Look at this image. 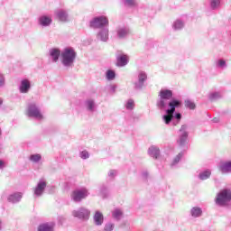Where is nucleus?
Wrapping results in <instances>:
<instances>
[{
  "instance_id": "obj_1",
  "label": "nucleus",
  "mask_w": 231,
  "mask_h": 231,
  "mask_svg": "<svg viewBox=\"0 0 231 231\" xmlns=\"http://www.w3.org/2000/svg\"><path fill=\"white\" fill-rule=\"evenodd\" d=\"M172 90L162 88L158 94L156 106L161 111H165L162 120L166 125H179L181 122V113L176 112L178 107H181V101L173 98Z\"/></svg>"
},
{
  "instance_id": "obj_2",
  "label": "nucleus",
  "mask_w": 231,
  "mask_h": 231,
  "mask_svg": "<svg viewBox=\"0 0 231 231\" xmlns=\"http://www.w3.org/2000/svg\"><path fill=\"white\" fill-rule=\"evenodd\" d=\"M77 60V51L73 47H66L60 54V62L63 68H73Z\"/></svg>"
},
{
  "instance_id": "obj_3",
  "label": "nucleus",
  "mask_w": 231,
  "mask_h": 231,
  "mask_svg": "<svg viewBox=\"0 0 231 231\" xmlns=\"http://www.w3.org/2000/svg\"><path fill=\"white\" fill-rule=\"evenodd\" d=\"M217 207H230L231 205V189L224 188L217 194L215 199Z\"/></svg>"
},
{
  "instance_id": "obj_4",
  "label": "nucleus",
  "mask_w": 231,
  "mask_h": 231,
  "mask_svg": "<svg viewBox=\"0 0 231 231\" xmlns=\"http://www.w3.org/2000/svg\"><path fill=\"white\" fill-rule=\"evenodd\" d=\"M89 27L92 30H101L109 27V19L106 15L95 16L89 21Z\"/></svg>"
},
{
  "instance_id": "obj_5",
  "label": "nucleus",
  "mask_w": 231,
  "mask_h": 231,
  "mask_svg": "<svg viewBox=\"0 0 231 231\" xmlns=\"http://www.w3.org/2000/svg\"><path fill=\"white\" fill-rule=\"evenodd\" d=\"M27 116L29 118H35V120H42L44 116L41 113V108L35 103H31L27 108Z\"/></svg>"
},
{
  "instance_id": "obj_6",
  "label": "nucleus",
  "mask_w": 231,
  "mask_h": 231,
  "mask_svg": "<svg viewBox=\"0 0 231 231\" xmlns=\"http://www.w3.org/2000/svg\"><path fill=\"white\" fill-rule=\"evenodd\" d=\"M147 82V72L139 70L137 73V80L134 83V89L135 91H142L145 88Z\"/></svg>"
},
{
  "instance_id": "obj_7",
  "label": "nucleus",
  "mask_w": 231,
  "mask_h": 231,
  "mask_svg": "<svg viewBox=\"0 0 231 231\" xmlns=\"http://www.w3.org/2000/svg\"><path fill=\"white\" fill-rule=\"evenodd\" d=\"M89 196V191L86 188H81L72 191L70 198L75 203H80L82 199H86Z\"/></svg>"
},
{
  "instance_id": "obj_8",
  "label": "nucleus",
  "mask_w": 231,
  "mask_h": 231,
  "mask_svg": "<svg viewBox=\"0 0 231 231\" xmlns=\"http://www.w3.org/2000/svg\"><path fill=\"white\" fill-rule=\"evenodd\" d=\"M72 216L74 217H78V219H81V221H88V219H89V216H91V211L82 207L76 210H73Z\"/></svg>"
},
{
  "instance_id": "obj_9",
  "label": "nucleus",
  "mask_w": 231,
  "mask_h": 231,
  "mask_svg": "<svg viewBox=\"0 0 231 231\" xmlns=\"http://www.w3.org/2000/svg\"><path fill=\"white\" fill-rule=\"evenodd\" d=\"M187 129H189V125H182L179 130L178 143L180 147H184L187 143V140L189 138V132H187Z\"/></svg>"
},
{
  "instance_id": "obj_10",
  "label": "nucleus",
  "mask_w": 231,
  "mask_h": 231,
  "mask_svg": "<svg viewBox=\"0 0 231 231\" xmlns=\"http://www.w3.org/2000/svg\"><path fill=\"white\" fill-rule=\"evenodd\" d=\"M47 185L46 180H40L36 187L32 189L33 198H42V194H44V190H46Z\"/></svg>"
},
{
  "instance_id": "obj_11",
  "label": "nucleus",
  "mask_w": 231,
  "mask_h": 231,
  "mask_svg": "<svg viewBox=\"0 0 231 231\" xmlns=\"http://www.w3.org/2000/svg\"><path fill=\"white\" fill-rule=\"evenodd\" d=\"M218 171L221 174H231V160L220 161Z\"/></svg>"
},
{
  "instance_id": "obj_12",
  "label": "nucleus",
  "mask_w": 231,
  "mask_h": 231,
  "mask_svg": "<svg viewBox=\"0 0 231 231\" xmlns=\"http://www.w3.org/2000/svg\"><path fill=\"white\" fill-rule=\"evenodd\" d=\"M97 39L101 41V42H107L109 41V27L99 29L97 33Z\"/></svg>"
},
{
  "instance_id": "obj_13",
  "label": "nucleus",
  "mask_w": 231,
  "mask_h": 231,
  "mask_svg": "<svg viewBox=\"0 0 231 231\" xmlns=\"http://www.w3.org/2000/svg\"><path fill=\"white\" fill-rule=\"evenodd\" d=\"M51 23H53L51 16L43 14L38 18V24L42 26V28H48V26H51Z\"/></svg>"
},
{
  "instance_id": "obj_14",
  "label": "nucleus",
  "mask_w": 231,
  "mask_h": 231,
  "mask_svg": "<svg viewBox=\"0 0 231 231\" xmlns=\"http://www.w3.org/2000/svg\"><path fill=\"white\" fill-rule=\"evenodd\" d=\"M55 15L61 23H68L69 19V14L66 11V9H58L55 12Z\"/></svg>"
},
{
  "instance_id": "obj_15",
  "label": "nucleus",
  "mask_w": 231,
  "mask_h": 231,
  "mask_svg": "<svg viewBox=\"0 0 231 231\" xmlns=\"http://www.w3.org/2000/svg\"><path fill=\"white\" fill-rule=\"evenodd\" d=\"M61 53L59 48H51L49 50V56L52 62H59Z\"/></svg>"
},
{
  "instance_id": "obj_16",
  "label": "nucleus",
  "mask_w": 231,
  "mask_h": 231,
  "mask_svg": "<svg viewBox=\"0 0 231 231\" xmlns=\"http://www.w3.org/2000/svg\"><path fill=\"white\" fill-rule=\"evenodd\" d=\"M131 33L129 27L121 26L116 29L117 39H125Z\"/></svg>"
},
{
  "instance_id": "obj_17",
  "label": "nucleus",
  "mask_w": 231,
  "mask_h": 231,
  "mask_svg": "<svg viewBox=\"0 0 231 231\" xmlns=\"http://www.w3.org/2000/svg\"><path fill=\"white\" fill-rule=\"evenodd\" d=\"M37 231H55L54 222H45L38 226Z\"/></svg>"
},
{
  "instance_id": "obj_18",
  "label": "nucleus",
  "mask_w": 231,
  "mask_h": 231,
  "mask_svg": "<svg viewBox=\"0 0 231 231\" xmlns=\"http://www.w3.org/2000/svg\"><path fill=\"white\" fill-rule=\"evenodd\" d=\"M32 89V83L28 79H23L19 86L20 93L26 94Z\"/></svg>"
},
{
  "instance_id": "obj_19",
  "label": "nucleus",
  "mask_w": 231,
  "mask_h": 231,
  "mask_svg": "<svg viewBox=\"0 0 231 231\" xmlns=\"http://www.w3.org/2000/svg\"><path fill=\"white\" fill-rule=\"evenodd\" d=\"M21 199H23L22 192H14V193L10 194L7 197V201L9 203H13V204L19 203L21 201Z\"/></svg>"
},
{
  "instance_id": "obj_20",
  "label": "nucleus",
  "mask_w": 231,
  "mask_h": 231,
  "mask_svg": "<svg viewBox=\"0 0 231 231\" xmlns=\"http://www.w3.org/2000/svg\"><path fill=\"white\" fill-rule=\"evenodd\" d=\"M84 106L88 113H95L97 111V103L93 99H87Z\"/></svg>"
},
{
  "instance_id": "obj_21",
  "label": "nucleus",
  "mask_w": 231,
  "mask_h": 231,
  "mask_svg": "<svg viewBox=\"0 0 231 231\" xmlns=\"http://www.w3.org/2000/svg\"><path fill=\"white\" fill-rule=\"evenodd\" d=\"M93 219L96 226H102L104 224V215L100 211H96Z\"/></svg>"
},
{
  "instance_id": "obj_22",
  "label": "nucleus",
  "mask_w": 231,
  "mask_h": 231,
  "mask_svg": "<svg viewBox=\"0 0 231 231\" xmlns=\"http://www.w3.org/2000/svg\"><path fill=\"white\" fill-rule=\"evenodd\" d=\"M185 153L183 152H180L178 153V155H176L173 160L171 161L170 167L171 169H176L178 167V164L180 163V162H181V158H183V155Z\"/></svg>"
},
{
  "instance_id": "obj_23",
  "label": "nucleus",
  "mask_w": 231,
  "mask_h": 231,
  "mask_svg": "<svg viewBox=\"0 0 231 231\" xmlns=\"http://www.w3.org/2000/svg\"><path fill=\"white\" fill-rule=\"evenodd\" d=\"M212 176V171L210 169L204 170L199 173V180L201 181H205L206 180H208Z\"/></svg>"
},
{
  "instance_id": "obj_24",
  "label": "nucleus",
  "mask_w": 231,
  "mask_h": 231,
  "mask_svg": "<svg viewBox=\"0 0 231 231\" xmlns=\"http://www.w3.org/2000/svg\"><path fill=\"white\" fill-rule=\"evenodd\" d=\"M148 154L152 158H154L155 160H158V158L160 157V148L156 147V146H151L148 149Z\"/></svg>"
},
{
  "instance_id": "obj_25",
  "label": "nucleus",
  "mask_w": 231,
  "mask_h": 231,
  "mask_svg": "<svg viewBox=\"0 0 231 231\" xmlns=\"http://www.w3.org/2000/svg\"><path fill=\"white\" fill-rule=\"evenodd\" d=\"M190 216L192 217H201L203 216V209L199 207H193L190 209Z\"/></svg>"
},
{
  "instance_id": "obj_26",
  "label": "nucleus",
  "mask_w": 231,
  "mask_h": 231,
  "mask_svg": "<svg viewBox=\"0 0 231 231\" xmlns=\"http://www.w3.org/2000/svg\"><path fill=\"white\" fill-rule=\"evenodd\" d=\"M128 63H129V60H127L126 55H121L117 57V66H119L120 68H124V66H127Z\"/></svg>"
},
{
  "instance_id": "obj_27",
  "label": "nucleus",
  "mask_w": 231,
  "mask_h": 231,
  "mask_svg": "<svg viewBox=\"0 0 231 231\" xmlns=\"http://www.w3.org/2000/svg\"><path fill=\"white\" fill-rule=\"evenodd\" d=\"M112 217L116 219V221H120V219L124 217V212L122 209L116 208L112 211Z\"/></svg>"
},
{
  "instance_id": "obj_28",
  "label": "nucleus",
  "mask_w": 231,
  "mask_h": 231,
  "mask_svg": "<svg viewBox=\"0 0 231 231\" xmlns=\"http://www.w3.org/2000/svg\"><path fill=\"white\" fill-rule=\"evenodd\" d=\"M184 27H185V23H183V21L181 20H176L172 25V28L175 31L183 30Z\"/></svg>"
},
{
  "instance_id": "obj_29",
  "label": "nucleus",
  "mask_w": 231,
  "mask_h": 231,
  "mask_svg": "<svg viewBox=\"0 0 231 231\" xmlns=\"http://www.w3.org/2000/svg\"><path fill=\"white\" fill-rule=\"evenodd\" d=\"M29 160L32 162V163H39V162L42 160V156L40 153L31 154Z\"/></svg>"
},
{
  "instance_id": "obj_30",
  "label": "nucleus",
  "mask_w": 231,
  "mask_h": 231,
  "mask_svg": "<svg viewBox=\"0 0 231 231\" xmlns=\"http://www.w3.org/2000/svg\"><path fill=\"white\" fill-rule=\"evenodd\" d=\"M99 194L102 196V198H107V196H109V188H107L106 185L100 186Z\"/></svg>"
},
{
  "instance_id": "obj_31",
  "label": "nucleus",
  "mask_w": 231,
  "mask_h": 231,
  "mask_svg": "<svg viewBox=\"0 0 231 231\" xmlns=\"http://www.w3.org/2000/svg\"><path fill=\"white\" fill-rule=\"evenodd\" d=\"M216 68L219 69H225L226 68V61L223 59L217 60L215 61Z\"/></svg>"
},
{
  "instance_id": "obj_32",
  "label": "nucleus",
  "mask_w": 231,
  "mask_h": 231,
  "mask_svg": "<svg viewBox=\"0 0 231 231\" xmlns=\"http://www.w3.org/2000/svg\"><path fill=\"white\" fill-rule=\"evenodd\" d=\"M106 80H115L116 79V73L113 69H108L106 72Z\"/></svg>"
},
{
  "instance_id": "obj_33",
  "label": "nucleus",
  "mask_w": 231,
  "mask_h": 231,
  "mask_svg": "<svg viewBox=\"0 0 231 231\" xmlns=\"http://www.w3.org/2000/svg\"><path fill=\"white\" fill-rule=\"evenodd\" d=\"M125 107L127 111H133L134 109V100L128 99L125 104Z\"/></svg>"
},
{
  "instance_id": "obj_34",
  "label": "nucleus",
  "mask_w": 231,
  "mask_h": 231,
  "mask_svg": "<svg viewBox=\"0 0 231 231\" xmlns=\"http://www.w3.org/2000/svg\"><path fill=\"white\" fill-rule=\"evenodd\" d=\"M209 100L214 102V100H219L221 98V93L219 92H212L208 95Z\"/></svg>"
},
{
  "instance_id": "obj_35",
  "label": "nucleus",
  "mask_w": 231,
  "mask_h": 231,
  "mask_svg": "<svg viewBox=\"0 0 231 231\" xmlns=\"http://www.w3.org/2000/svg\"><path fill=\"white\" fill-rule=\"evenodd\" d=\"M220 5H221V0H211L210 8L211 10H217Z\"/></svg>"
},
{
  "instance_id": "obj_36",
  "label": "nucleus",
  "mask_w": 231,
  "mask_h": 231,
  "mask_svg": "<svg viewBox=\"0 0 231 231\" xmlns=\"http://www.w3.org/2000/svg\"><path fill=\"white\" fill-rule=\"evenodd\" d=\"M184 104L185 107H188V109H196V104L192 100L187 99Z\"/></svg>"
},
{
  "instance_id": "obj_37",
  "label": "nucleus",
  "mask_w": 231,
  "mask_h": 231,
  "mask_svg": "<svg viewBox=\"0 0 231 231\" xmlns=\"http://www.w3.org/2000/svg\"><path fill=\"white\" fill-rule=\"evenodd\" d=\"M104 230L105 231H113V230H115V223H113V222L106 223L105 226H104Z\"/></svg>"
},
{
  "instance_id": "obj_38",
  "label": "nucleus",
  "mask_w": 231,
  "mask_h": 231,
  "mask_svg": "<svg viewBox=\"0 0 231 231\" xmlns=\"http://www.w3.org/2000/svg\"><path fill=\"white\" fill-rule=\"evenodd\" d=\"M5 86H6V78L5 74L0 72V88H5Z\"/></svg>"
},
{
  "instance_id": "obj_39",
  "label": "nucleus",
  "mask_w": 231,
  "mask_h": 231,
  "mask_svg": "<svg viewBox=\"0 0 231 231\" xmlns=\"http://www.w3.org/2000/svg\"><path fill=\"white\" fill-rule=\"evenodd\" d=\"M116 174H118V171H116V170H110L107 173V176L109 180H115V178H116Z\"/></svg>"
},
{
  "instance_id": "obj_40",
  "label": "nucleus",
  "mask_w": 231,
  "mask_h": 231,
  "mask_svg": "<svg viewBox=\"0 0 231 231\" xmlns=\"http://www.w3.org/2000/svg\"><path fill=\"white\" fill-rule=\"evenodd\" d=\"M125 6H136V0H125L124 1Z\"/></svg>"
},
{
  "instance_id": "obj_41",
  "label": "nucleus",
  "mask_w": 231,
  "mask_h": 231,
  "mask_svg": "<svg viewBox=\"0 0 231 231\" xmlns=\"http://www.w3.org/2000/svg\"><path fill=\"white\" fill-rule=\"evenodd\" d=\"M79 156L82 160H88V158H89V152L88 151H82Z\"/></svg>"
},
{
  "instance_id": "obj_42",
  "label": "nucleus",
  "mask_w": 231,
  "mask_h": 231,
  "mask_svg": "<svg viewBox=\"0 0 231 231\" xmlns=\"http://www.w3.org/2000/svg\"><path fill=\"white\" fill-rule=\"evenodd\" d=\"M141 178L142 180H143L144 181H147L148 178H149V171H143L141 173Z\"/></svg>"
},
{
  "instance_id": "obj_43",
  "label": "nucleus",
  "mask_w": 231,
  "mask_h": 231,
  "mask_svg": "<svg viewBox=\"0 0 231 231\" xmlns=\"http://www.w3.org/2000/svg\"><path fill=\"white\" fill-rule=\"evenodd\" d=\"M110 90L112 91V93H116V85H111Z\"/></svg>"
},
{
  "instance_id": "obj_44",
  "label": "nucleus",
  "mask_w": 231,
  "mask_h": 231,
  "mask_svg": "<svg viewBox=\"0 0 231 231\" xmlns=\"http://www.w3.org/2000/svg\"><path fill=\"white\" fill-rule=\"evenodd\" d=\"M5 167V162L0 160V169H3Z\"/></svg>"
},
{
  "instance_id": "obj_45",
  "label": "nucleus",
  "mask_w": 231,
  "mask_h": 231,
  "mask_svg": "<svg viewBox=\"0 0 231 231\" xmlns=\"http://www.w3.org/2000/svg\"><path fill=\"white\" fill-rule=\"evenodd\" d=\"M213 122H214L215 124H217V123L219 122V119H218L217 117H216V118L213 119Z\"/></svg>"
},
{
  "instance_id": "obj_46",
  "label": "nucleus",
  "mask_w": 231,
  "mask_h": 231,
  "mask_svg": "<svg viewBox=\"0 0 231 231\" xmlns=\"http://www.w3.org/2000/svg\"><path fill=\"white\" fill-rule=\"evenodd\" d=\"M0 106H3V99L0 98Z\"/></svg>"
},
{
  "instance_id": "obj_47",
  "label": "nucleus",
  "mask_w": 231,
  "mask_h": 231,
  "mask_svg": "<svg viewBox=\"0 0 231 231\" xmlns=\"http://www.w3.org/2000/svg\"><path fill=\"white\" fill-rule=\"evenodd\" d=\"M1 225H3V222L0 220V230H1Z\"/></svg>"
},
{
  "instance_id": "obj_48",
  "label": "nucleus",
  "mask_w": 231,
  "mask_h": 231,
  "mask_svg": "<svg viewBox=\"0 0 231 231\" xmlns=\"http://www.w3.org/2000/svg\"><path fill=\"white\" fill-rule=\"evenodd\" d=\"M1 134H3V132H2V130L0 129V136H1Z\"/></svg>"
},
{
  "instance_id": "obj_49",
  "label": "nucleus",
  "mask_w": 231,
  "mask_h": 231,
  "mask_svg": "<svg viewBox=\"0 0 231 231\" xmlns=\"http://www.w3.org/2000/svg\"><path fill=\"white\" fill-rule=\"evenodd\" d=\"M1 149H3V146L0 144V152H1Z\"/></svg>"
}]
</instances>
